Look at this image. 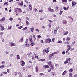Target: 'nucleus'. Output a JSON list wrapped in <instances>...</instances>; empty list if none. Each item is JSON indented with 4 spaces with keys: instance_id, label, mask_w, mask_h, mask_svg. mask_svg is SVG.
Returning a JSON list of instances; mask_svg holds the SVG:
<instances>
[{
    "instance_id": "1",
    "label": "nucleus",
    "mask_w": 77,
    "mask_h": 77,
    "mask_svg": "<svg viewBox=\"0 0 77 77\" xmlns=\"http://www.w3.org/2000/svg\"><path fill=\"white\" fill-rule=\"evenodd\" d=\"M45 42L46 44L47 43H50L51 42V39L50 38H48L45 40Z\"/></svg>"
},
{
    "instance_id": "2",
    "label": "nucleus",
    "mask_w": 77,
    "mask_h": 77,
    "mask_svg": "<svg viewBox=\"0 0 77 77\" xmlns=\"http://www.w3.org/2000/svg\"><path fill=\"white\" fill-rule=\"evenodd\" d=\"M42 52L43 54H45V52L47 53V54L49 52V51L48 49L46 50L44 49L42 51Z\"/></svg>"
},
{
    "instance_id": "3",
    "label": "nucleus",
    "mask_w": 77,
    "mask_h": 77,
    "mask_svg": "<svg viewBox=\"0 0 77 77\" xmlns=\"http://www.w3.org/2000/svg\"><path fill=\"white\" fill-rule=\"evenodd\" d=\"M59 53V51H57V52H55L53 53H52V54H50V57H52V56H54V54H57Z\"/></svg>"
},
{
    "instance_id": "4",
    "label": "nucleus",
    "mask_w": 77,
    "mask_h": 77,
    "mask_svg": "<svg viewBox=\"0 0 77 77\" xmlns=\"http://www.w3.org/2000/svg\"><path fill=\"white\" fill-rule=\"evenodd\" d=\"M72 6H75V5L77 4V2H72Z\"/></svg>"
},
{
    "instance_id": "5",
    "label": "nucleus",
    "mask_w": 77,
    "mask_h": 77,
    "mask_svg": "<svg viewBox=\"0 0 77 77\" xmlns=\"http://www.w3.org/2000/svg\"><path fill=\"white\" fill-rule=\"evenodd\" d=\"M48 10L49 11H50L52 12H54V10L51 9V8H50V7L49 8H48Z\"/></svg>"
},
{
    "instance_id": "6",
    "label": "nucleus",
    "mask_w": 77,
    "mask_h": 77,
    "mask_svg": "<svg viewBox=\"0 0 77 77\" xmlns=\"http://www.w3.org/2000/svg\"><path fill=\"white\" fill-rule=\"evenodd\" d=\"M49 66L48 65H45L43 66V68H49Z\"/></svg>"
},
{
    "instance_id": "7",
    "label": "nucleus",
    "mask_w": 77,
    "mask_h": 77,
    "mask_svg": "<svg viewBox=\"0 0 77 77\" xmlns=\"http://www.w3.org/2000/svg\"><path fill=\"white\" fill-rule=\"evenodd\" d=\"M47 63L48 64L49 66H51V65H52V62L51 61H49L47 62Z\"/></svg>"
},
{
    "instance_id": "8",
    "label": "nucleus",
    "mask_w": 77,
    "mask_h": 77,
    "mask_svg": "<svg viewBox=\"0 0 77 77\" xmlns=\"http://www.w3.org/2000/svg\"><path fill=\"white\" fill-rule=\"evenodd\" d=\"M15 9H17V10H18V11H19V12H22V11L21 9V8H16Z\"/></svg>"
},
{
    "instance_id": "9",
    "label": "nucleus",
    "mask_w": 77,
    "mask_h": 77,
    "mask_svg": "<svg viewBox=\"0 0 77 77\" xmlns=\"http://www.w3.org/2000/svg\"><path fill=\"white\" fill-rule=\"evenodd\" d=\"M67 47H68V49L69 50H70L71 48V45H67Z\"/></svg>"
},
{
    "instance_id": "10",
    "label": "nucleus",
    "mask_w": 77,
    "mask_h": 77,
    "mask_svg": "<svg viewBox=\"0 0 77 77\" xmlns=\"http://www.w3.org/2000/svg\"><path fill=\"white\" fill-rule=\"evenodd\" d=\"M67 73V71H66L65 70L62 73V75L64 76L65 75V74H66Z\"/></svg>"
},
{
    "instance_id": "11",
    "label": "nucleus",
    "mask_w": 77,
    "mask_h": 77,
    "mask_svg": "<svg viewBox=\"0 0 77 77\" xmlns=\"http://www.w3.org/2000/svg\"><path fill=\"white\" fill-rule=\"evenodd\" d=\"M21 62L22 63V64H21L22 66H24V65H25V62L23 60L21 61Z\"/></svg>"
},
{
    "instance_id": "12",
    "label": "nucleus",
    "mask_w": 77,
    "mask_h": 77,
    "mask_svg": "<svg viewBox=\"0 0 77 77\" xmlns=\"http://www.w3.org/2000/svg\"><path fill=\"white\" fill-rule=\"evenodd\" d=\"M67 60H68V58H67L65 60V61H64V64H66V63H68V62Z\"/></svg>"
},
{
    "instance_id": "13",
    "label": "nucleus",
    "mask_w": 77,
    "mask_h": 77,
    "mask_svg": "<svg viewBox=\"0 0 77 77\" xmlns=\"http://www.w3.org/2000/svg\"><path fill=\"white\" fill-rule=\"evenodd\" d=\"M5 17H4L0 20V21H5Z\"/></svg>"
},
{
    "instance_id": "14",
    "label": "nucleus",
    "mask_w": 77,
    "mask_h": 77,
    "mask_svg": "<svg viewBox=\"0 0 77 77\" xmlns=\"http://www.w3.org/2000/svg\"><path fill=\"white\" fill-rule=\"evenodd\" d=\"M29 41H30V42H33V41L32 40V37H31L29 39Z\"/></svg>"
},
{
    "instance_id": "15",
    "label": "nucleus",
    "mask_w": 77,
    "mask_h": 77,
    "mask_svg": "<svg viewBox=\"0 0 77 77\" xmlns=\"http://www.w3.org/2000/svg\"><path fill=\"white\" fill-rule=\"evenodd\" d=\"M68 31H66L65 33L63 35L64 36H65L66 35H68Z\"/></svg>"
},
{
    "instance_id": "16",
    "label": "nucleus",
    "mask_w": 77,
    "mask_h": 77,
    "mask_svg": "<svg viewBox=\"0 0 77 77\" xmlns=\"http://www.w3.org/2000/svg\"><path fill=\"white\" fill-rule=\"evenodd\" d=\"M62 23L64 24H66V23H67V22L66 20H64L63 21Z\"/></svg>"
},
{
    "instance_id": "17",
    "label": "nucleus",
    "mask_w": 77,
    "mask_h": 77,
    "mask_svg": "<svg viewBox=\"0 0 77 77\" xmlns=\"http://www.w3.org/2000/svg\"><path fill=\"white\" fill-rule=\"evenodd\" d=\"M35 70L36 72H38V67L36 66L35 68Z\"/></svg>"
},
{
    "instance_id": "18",
    "label": "nucleus",
    "mask_w": 77,
    "mask_h": 77,
    "mask_svg": "<svg viewBox=\"0 0 77 77\" xmlns=\"http://www.w3.org/2000/svg\"><path fill=\"white\" fill-rule=\"evenodd\" d=\"M11 28H12V26H11L10 27L8 26L7 28L8 30H10L11 29Z\"/></svg>"
},
{
    "instance_id": "19",
    "label": "nucleus",
    "mask_w": 77,
    "mask_h": 77,
    "mask_svg": "<svg viewBox=\"0 0 77 77\" xmlns=\"http://www.w3.org/2000/svg\"><path fill=\"white\" fill-rule=\"evenodd\" d=\"M25 47H29L30 45L29 44H28L27 43H26L25 45Z\"/></svg>"
},
{
    "instance_id": "20",
    "label": "nucleus",
    "mask_w": 77,
    "mask_h": 77,
    "mask_svg": "<svg viewBox=\"0 0 77 77\" xmlns=\"http://www.w3.org/2000/svg\"><path fill=\"white\" fill-rule=\"evenodd\" d=\"M1 29L2 31H3V30H5V28H4V26H2L1 27Z\"/></svg>"
},
{
    "instance_id": "21",
    "label": "nucleus",
    "mask_w": 77,
    "mask_h": 77,
    "mask_svg": "<svg viewBox=\"0 0 77 77\" xmlns=\"http://www.w3.org/2000/svg\"><path fill=\"white\" fill-rule=\"evenodd\" d=\"M66 41H70L71 40V38L70 37H67L66 38Z\"/></svg>"
},
{
    "instance_id": "22",
    "label": "nucleus",
    "mask_w": 77,
    "mask_h": 77,
    "mask_svg": "<svg viewBox=\"0 0 77 77\" xmlns=\"http://www.w3.org/2000/svg\"><path fill=\"white\" fill-rule=\"evenodd\" d=\"M4 68H5L4 65H2L1 66H0V68H1V69H3Z\"/></svg>"
},
{
    "instance_id": "23",
    "label": "nucleus",
    "mask_w": 77,
    "mask_h": 77,
    "mask_svg": "<svg viewBox=\"0 0 77 77\" xmlns=\"http://www.w3.org/2000/svg\"><path fill=\"white\" fill-rule=\"evenodd\" d=\"M52 69V68H50V69H48V72H51V70Z\"/></svg>"
},
{
    "instance_id": "24",
    "label": "nucleus",
    "mask_w": 77,
    "mask_h": 77,
    "mask_svg": "<svg viewBox=\"0 0 77 77\" xmlns=\"http://www.w3.org/2000/svg\"><path fill=\"white\" fill-rule=\"evenodd\" d=\"M10 45L11 46H12V47H13V46L14 45V44L13 43H10Z\"/></svg>"
},
{
    "instance_id": "25",
    "label": "nucleus",
    "mask_w": 77,
    "mask_h": 77,
    "mask_svg": "<svg viewBox=\"0 0 77 77\" xmlns=\"http://www.w3.org/2000/svg\"><path fill=\"white\" fill-rule=\"evenodd\" d=\"M4 5H6V6H7L9 5V3L7 2H5L4 4Z\"/></svg>"
},
{
    "instance_id": "26",
    "label": "nucleus",
    "mask_w": 77,
    "mask_h": 77,
    "mask_svg": "<svg viewBox=\"0 0 77 77\" xmlns=\"http://www.w3.org/2000/svg\"><path fill=\"white\" fill-rule=\"evenodd\" d=\"M24 38H21L20 39V42H23V41Z\"/></svg>"
},
{
    "instance_id": "27",
    "label": "nucleus",
    "mask_w": 77,
    "mask_h": 77,
    "mask_svg": "<svg viewBox=\"0 0 77 77\" xmlns=\"http://www.w3.org/2000/svg\"><path fill=\"white\" fill-rule=\"evenodd\" d=\"M57 33V30H55L54 31V34H56Z\"/></svg>"
},
{
    "instance_id": "28",
    "label": "nucleus",
    "mask_w": 77,
    "mask_h": 77,
    "mask_svg": "<svg viewBox=\"0 0 77 77\" xmlns=\"http://www.w3.org/2000/svg\"><path fill=\"white\" fill-rule=\"evenodd\" d=\"M39 12H41V13H42V12H43V10L42 9L39 10Z\"/></svg>"
},
{
    "instance_id": "29",
    "label": "nucleus",
    "mask_w": 77,
    "mask_h": 77,
    "mask_svg": "<svg viewBox=\"0 0 77 77\" xmlns=\"http://www.w3.org/2000/svg\"><path fill=\"white\" fill-rule=\"evenodd\" d=\"M26 25H29V22H28V21L26 20Z\"/></svg>"
},
{
    "instance_id": "30",
    "label": "nucleus",
    "mask_w": 77,
    "mask_h": 77,
    "mask_svg": "<svg viewBox=\"0 0 77 77\" xmlns=\"http://www.w3.org/2000/svg\"><path fill=\"white\" fill-rule=\"evenodd\" d=\"M69 77H72V73L69 74Z\"/></svg>"
},
{
    "instance_id": "31",
    "label": "nucleus",
    "mask_w": 77,
    "mask_h": 77,
    "mask_svg": "<svg viewBox=\"0 0 77 77\" xmlns=\"http://www.w3.org/2000/svg\"><path fill=\"white\" fill-rule=\"evenodd\" d=\"M40 60H41V61H42V62H44V61H45V59H41Z\"/></svg>"
},
{
    "instance_id": "32",
    "label": "nucleus",
    "mask_w": 77,
    "mask_h": 77,
    "mask_svg": "<svg viewBox=\"0 0 77 77\" xmlns=\"http://www.w3.org/2000/svg\"><path fill=\"white\" fill-rule=\"evenodd\" d=\"M62 2L63 3H64V2H67V0H62Z\"/></svg>"
},
{
    "instance_id": "33",
    "label": "nucleus",
    "mask_w": 77,
    "mask_h": 77,
    "mask_svg": "<svg viewBox=\"0 0 77 77\" xmlns=\"http://www.w3.org/2000/svg\"><path fill=\"white\" fill-rule=\"evenodd\" d=\"M73 71V70H72V69H70L69 71V72H72V71Z\"/></svg>"
},
{
    "instance_id": "34",
    "label": "nucleus",
    "mask_w": 77,
    "mask_h": 77,
    "mask_svg": "<svg viewBox=\"0 0 77 77\" xmlns=\"http://www.w3.org/2000/svg\"><path fill=\"white\" fill-rule=\"evenodd\" d=\"M5 62L4 61H2L1 63L2 65H3V64H5Z\"/></svg>"
},
{
    "instance_id": "35",
    "label": "nucleus",
    "mask_w": 77,
    "mask_h": 77,
    "mask_svg": "<svg viewBox=\"0 0 77 77\" xmlns=\"http://www.w3.org/2000/svg\"><path fill=\"white\" fill-rule=\"evenodd\" d=\"M35 45V43L33 42L31 43L30 44V45L31 46H33V45Z\"/></svg>"
},
{
    "instance_id": "36",
    "label": "nucleus",
    "mask_w": 77,
    "mask_h": 77,
    "mask_svg": "<svg viewBox=\"0 0 77 77\" xmlns=\"http://www.w3.org/2000/svg\"><path fill=\"white\" fill-rule=\"evenodd\" d=\"M34 30V28H32L31 29V31L32 32H33Z\"/></svg>"
},
{
    "instance_id": "37",
    "label": "nucleus",
    "mask_w": 77,
    "mask_h": 77,
    "mask_svg": "<svg viewBox=\"0 0 77 77\" xmlns=\"http://www.w3.org/2000/svg\"><path fill=\"white\" fill-rule=\"evenodd\" d=\"M20 6H23V1H22L21 3L20 4Z\"/></svg>"
},
{
    "instance_id": "38",
    "label": "nucleus",
    "mask_w": 77,
    "mask_h": 77,
    "mask_svg": "<svg viewBox=\"0 0 77 77\" xmlns=\"http://www.w3.org/2000/svg\"><path fill=\"white\" fill-rule=\"evenodd\" d=\"M17 59H20V56H19V55H18L17 56Z\"/></svg>"
},
{
    "instance_id": "39",
    "label": "nucleus",
    "mask_w": 77,
    "mask_h": 77,
    "mask_svg": "<svg viewBox=\"0 0 77 77\" xmlns=\"http://www.w3.org/2000/svg\"><path fill=\"white\" fill-rule=\"evenodd\" d=\"M58 43H60V44H61L62 43V42L61 41H58L57 42Z\"/></svg>"
},
{
    "instance_id": "40",
    "label": "nucleus",
    "mask_w": 77,
    "mask_h": 77,
    "mask_svg": "<svg viewBox=\"0 0 77 77\" xmlns=\"http://www.w3.org/2000/svg\"><path fill=\"white\" fill-rule=\"evenodd\" d=\"M70 60H71V58H69L68 59H67V61L68 62H70Z\"/></svg>"
},
{
    "instance_id": "41",
    "label": "nucleus",
    "mask_w": 77,
    "mask_h": 77,
    "mask_svg": "<svg viewBox=\"0 0 77 77\" xmlns=\"http://www.w3.org/2000/svg\"><path fill=\"white\" fill-rule=\"evenodd\" d=\"M62 12H63V11H60V15H61L62 14Z\"/></svg>"
},
{
    "instance_id": "42",
    "label": "nucleus",
    "mask_w": 77,
    "mask_h": 77,
    "mask_svg": "<svg viewBox=\"0 0 77 77\" xmlns=\"http://www.w3.org/2000/svg\"><path fill=\"white\" fill-rule=\"evenodd\" d=\"M17 11H18V10H17V9H15L14 10V12H15L17 13H17H18V11H17Z\"/></svg>"
},
{
    "instance_id": "43",
    "label": "nucleus",
    "mask_w": 77,
    "mask_h": 77,
    "mask_svg": "<svg viewBox=\"0 0 77 77\" xmlns=\"http://www.w3.org/2000/svg\"><path fill=\"white\" fill-rule=\"evenodd\" d=\"M9 20L10 21H12L13 20V18L12 17H10Z\"/></svg>"
},
{
    "instance_id": "44",
    "label": "nucleus",
    "mask_w": 77,
    "mask_h": 77,
    "mask_svg": "<svg viewBox=\"0 0 77 77\" xmlns=\"http://www.w3.org/2000/svg\"><path fill=\"white\" fill-rule=\"evenodd\" d=\"M4 34V33L3 32H0V35H3Z\"/></svg>"
},
{
    "instance_id": "45",
    "label": "nucleus",
    "mask_w": 77,
    "mask_h": 77,
    "mask_svg": "<svg viewBox=\"0 0 77 77\" xmlns=\"http://www.w3.org/2000/svg\"><path fill=\"white\" fill-rule=\"evenodd\" d=\"M2 73L4 74H7V72H3Z\"/></svg>"
},
{
    "instance_id": "46",
    "label": "nucleus",
    "mask_w": 77,
    "mask_h": 77,
    "mask_svg": "<svg viewBox=\"0 0 77 77\" xmlns=\"http://www.w3.org/2000/svg\"><path fill=\"white\" fill-rule=\"evenodd\" d=\"M29 9H30V11H32V9H33V8L32 7H29Z\"/></svg>"
},
{
    "instance_id": "47",
    "label": "nucleus",
    "mask_w": 77,
    "mask_h": 77,
    "mask_svg": "<svg viewBox=\"0 0 77 77\" xmlns=\"http://www.w3.org/2000/svg\"><path fill=\"white\" fill-rule=\"evenodd\" d=\"M37 37H38V38H39V39H40L41 38V35H38Z\"/></svg>"
},
{
    "instance_id": "48",
    "label": "nucleus",
    "mask_w": 77,
    "mask_h": 77,
    "mask_svg": "<svg viewBox=\"0 0 77 77\" xmlns=\"http://www.w3.org/2000/svg\"><path fill=\"white\" fill-rule=\"evenodd\" d=\"M27 29V27H25V28L23 29V30H26V29Z\"/></svg>"
},
{
    "instance_id": "49",
    "label": "nucleus",
    "mask_w": 77,
    "mask_h": 77,
    "mask_svg": "<svg viewBox=\"0 0 77 77\" xmlns=\"http://www.w3.org/2000/svg\"><path fill=\"white\" fill-rule=\"evenodd\" d=\"M55 74V73L54 72H53L52 73V75H53V76H54V74Z\"/></svg>"
},
{
    "instance_id": "50",
    "label": "nucleus",
    "mask_w": 77,
    "mask_h": 77,
    "mask_svg": "<svg viewBox=\"0 0 77 77\" xmlns=\"http://www.w3.org/2000/svg\"><path fill=\"white\" fill-rule=\"evenodd\" d=\"M28 41L29 40H28V39L26 40L25 42L26 43V44H27V43H28Z\"/></svg>"
},
{
    "instance_id": "51",
    "label": "nucleus",
    "mask_w": 77,
    "mask_h": 77,
    "mask_svg": "<svg viewBox=\"0 0 77 77\" xmlns=\"http://www.w3.org/2000/svg\"><path fill=\"white\" fill-rule=\"evenodd\" d=\"M39 75L42 76V75H44V73H41L39 74Z\"/></svg>"
},
{
    "instance_id": "52",
    "label": "nucleus",
    "mask_w": 77,
    "mask_h": 77,
    "mask_svg": "<svg viewBox=\"0 0 77 77\" xmlns=\"http://www.w3.org/2000/svg\"><path fill=\"white\" fill-rule=\"evenodd\" d=\"M9 71H10V70L9 69H7V72H8V73H9Z\"/></svg>"
},
{
    "instance_id": "53",
    "label": "nucleus",
    "mask_w": 77,
    "mask_h": 77,
    "mask_svg": "<svg viewBox=\"0 0 77 77\" xmlns=\"http://www.w3.org/2000/svg\"><path fill=\"white\" fill-rule=\"evenodd\" d=\"M22 28H23V26H20V27H18V29H22Z\"/></svg>"
},
{
    "instance_id": "54",
    "label": "nucleus",
    "mask_w": 77,
    "mask_h": 77,
    "mask_svg": "<svg viewBox=\"0 0 77 77\" xmlns=\"http://www.w3.org/2000/svg\"><path fill=\"white\" fill-rule=\"evenodd\" d=\"M55 40V38H53L52 39V42H54V41Z\"/></svg>"
},
{
    "instance_id": "55",
    "label": "nucleus",
    "mask_w": 77,
    "mask_h": 77,
    "mask_svg": "<svg viewBox=\"0 0 77 77\" xmlns=\"http://www.w3.org/2000/svg\"><path fill=\"white\" fill-rule=\"evenodd\" d=\"M65 51H63L62 52V54H65Z\"/></svg>"
},
{
    "instance_id": "56",
    "label": "nucleus",
    "mask_w": 77,
    "mask_h": 77,
    "mask_svg": "<svg viewBox=\"0 0 77 77\" xmlns=\"http://www.w3.org/2000/svg\"><path fill=\"white\" fill-rule=\"evenodd\" d=\"M59 28H60L58 26L56 28V30H58V29H59Z\"/></svg>"
},
{
    "instance_id": "57",
    "label": "nucleus",
    "mask_w": 77,
    "mask_h": 77,
    "mask_svg": "<svg viewBox=\"0 0 77 77\" xmlns=\"http://www.w3.org/2000/svg\"><path fill=\"white\" fill-rule=\"evenodd\" d=\"M76 42H75V41H74V42H73L72 43V44L73 45H74V44H75V43Z\"/></svg>"
},
{
    "instance_id": "58",
    "label": "nucleus",
    "mask_w": 77,
    "mask_h": 77,
    "mask_svg": "<svg viewBox=\"0 0 77 77\" xmlns=\"http://www.w3.org/2000/svg\"><path fill=\"white\" fill-rule=\"evenodd\" d=\"M63 9H64L65 11V10H66V7H63Z\"/></svg>"
},
{
    "instance_id": "59",
    "label": "nucleus",
    "mask_w": 77,
    "mask_h": 77,
    "mask_svg": "<svg viewBox=\"0 0 77 77\" xmlns=\"http://www.w3.org/2000/svg\"><path fill=\"white\" fill-rule=\"evenodd\" d=\"M41 43H44V41L43 40H41Z\"/></svg>"
},
{
    "instance_id": "60",
    "label": "nucleus",
    "mask_w": 77,
    "mask_h": 77,
    "mask_svg": "<svg viewBox=\"0 0 77 77\" xmlns=\"http://www.w3.org/2000/svg\"><path fill=\"white\" fill-rule=\"evenodd\" d=\"M69 42H66V44H69Z\"/></svg>"
},
{
    "instance_id": "61",
    "label": "nucleus",
    "mask_w": 77,
    "mask_h": 77,
    "mask_svg": "<svg viewBox=\"0 0 77 77\" xmlns=\"http://www.w3.org/2000/svg\"><path fill=\"white\" fill-rule=\"evenodd\" d=\"M49 22H50V23H52V22H53V21H52L51 20H49Z\"/></svg>"
},
{
    "instance_id": "62",
    "label": "nucleus",
    "mask_w": 77,
    "mask_h": 77,
    "mask_svg": "<svg viewBox=\"0 0 77 77\" xmlns=\"http://www.w3.org/2000/svg\"><path fill=\"white\" fill-rule=\"evenodd\" d=\"M28 77H32V76L31 75H29L28 76Z\"/></svg>"
},
{
    "instance_id": "63",
    "label": "nucleus",
    "mask_w": 77,
    "mask_h": 77,
    "mask_svg": "<svg viewBox=\"0 0 77 77\" xmlns=\"http://www.w3.org/2000/svg\"><path fill=\"white\" fill-rule=\"evenodd\" d=\"M9 2H13V0H10Z\"/></svg>"
},
{
    "instance_id": "64",
    "label": "nucleus",
    "mask_w": 77,
    "mask_h": 77,
    "mask_svg": "<svg viewBox=\"0 0 77 77\" xmlns=\"http://www.w3.org/2000/svg\"><path fill=\"white\" fill-rule=\"evenodd\" d=\"M77 76V74H75L74 76V77H76Z\"/></svg>"
}]
</instances>
